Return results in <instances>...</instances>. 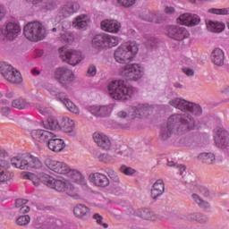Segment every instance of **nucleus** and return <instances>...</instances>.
<instances>
[{
    "instance_id": "obj_1",
    "label": "nucleus",
    "mask_w": 229,
    "mask_h": 229,
    "mask_svg": "<svg viewBox=\"0 0 229 229\" xmlns=\"http://www.w3.org/2000/svg\"><path fill=\"white\" fill-rule=\"evenodd\" d=\"M195 129H199V126L195 124L192 116L171 115L167 118L165 125L161 127L159 138L161 140H166L173 134H180Z\"/></svg>"
},
{
    "instance_id": "obj_2",
    "label": "nucleus",
    "mask_w": 229,
    "mask_h": 229,
    "mask_svg": "<svg viewBox=\"0 0 229 229\" xmlns=\"http://www.w3.org/2000/svg\"><path fill=\"white\" fill-rule=\"evenodd\" d=\"M45 165L55 174H67L73 182L81 185L83 189H88L87 181L81 173L78 170H72L65 162L47 157L45 160Z\"/></svg>"
},
{
    "instance_id": "obj_3",
    "label": "nucleus",
    "mask_w": 229,
    "mask_h": 229,
    "mask_svg": "<svg viewBox=\"0 0 229 229\" xmlns=\"http://www.w3.org/2000/svg\"><path fill=\"white\" fill-rule=\"evenodd\" d=\"M21 177L23 180L31 181L35 187H39L41 184H44L58 192H64L68 182L65 179H55L46 174H39L37 175L30 172H22Z\"/></svg>"
},
{
    "instance_id": "obj_4",
    "label": "nucleus",
    "mask_w": 229,
    "mask_h": 229,
    "mask_svg": "<svg viewBox=\"0 0 229 229\" xmlns=\"http://www.w3.org/2000/svg\"><path fill=\"white\" fill-rule=\"evenodd\" d=\"M11 164L15 168L20 170H40L44 166V163L40 157L33 156V155H26V156H16L11 159Z\"/></svg>"
},
{
    "instance_id": "obj_5",
    "label": "nucleus",
    "mask_w": 229,
    "mask_h": 229,
    "mask_svg": "<svg viewBox=\"0 0 229 229\" xmlns=\"http://www.w3.org/2000/svg\"><path fill=\"white\" fill-rule=\"evenodd\" d=\"M110 96L116 100H128L136 89L133 87L126 86L123 81H114L108 86Z\"/></svg>"
},
{
    "instance_id": "obj_6",
    "label": "nucleus",
    "mask_w": 229,
    "mask_h": 229,
    "mask_svg": "<svg viewBox=\"0 0 229 229\" xmlns=\"http://www.w3.org/2000/svg\"><path fill=\"white\" fill-rule=\"evenodd\" d=\"M139 51L136 42H126L121 45L114 54V59L119 64H127L133 60Z\"/></svg>"
},
{
    "instance_id": "obj_7",
    "label": "nucleus",
    "mask_w": 229,
    "mask_h": 229,
    "mask_svg": "<svg viewBox=\"0 0 229 229\" xmlns=\"http://www.w3.org/2000/svg\"><path fill=\"white\" fill-rule=\"evenodd\" d=\"M169 105L184 114H192V115H202L203 114V107L199 104L184 98H176L171 99Z\"/></svg>"
},
{
    "instance_id": "obj_8",
    "label": "nucleus",
    "mask_w": 229,
    "mask_h": 229,
    "mask_svg": "<svg viewBox=\"0 0 229 229\" xmlns=\"http://www.w3.org/2000/svg\"><path fill=\"white\" fill-rule=\"evenodd\" d=\"M23 34L27 39L31 42L44 40L47 35L46 27L40 21H30L23 29Z\"/></svg>"
},
{
    "instance_id": "obj_9",
    "label": "nucleus",
    "mask_w": 229,
    "mask_h": 229,
    "mask_svg": "<svg viewBox=\"0 0 229 229\" xmlns=\"http://www.w3.org/2000/svg\"><path fill=\"white\" fill-rule=\"evenodd\" d=\"M0 73L12 84H20L23 81L21 73L6 63L0 64Z\"/></svg>"
},
{
    "instance_id": "obj_10",
    "label": "nucleus",
    "mask_w": 229,
    "mask_h": 229,
    "mask_svg": "<svg viewBox=\"0 0 229 229\" xmlns=\"http://www.w3.org/2000/svg\"><path fill=\"white\" fill-rule=\"evenodd\" d=\"M119 74L128 81H138L144 74L143 68L137 64H130L119 70Z\"/></svg>"
},
{
    "instance_id": "obj_11",
    "label": "nucleus",
    "mask_w": 229,
    "mask_h": 229,
    "mask_svg": "<svg viewBox=\"0 0 229 229\" xmlns=\"http://www.w3.org/2000/svg\"><path fill=\"white\" fill-rule=\"evenodd\" d=\"M59 54L63 62H66L72 66L79 64L85 58L81 51L66 49L64 47L59 49Z\"/></svg>"
},
{
    "instance_id": "obj_12",
    "label": "nucleus",
    "mask_w": 229,
    "mask_h": 229,
    "mask_svg": "<svg viewBox=\"0 0 229 229\" xmlns=\"http://www.w3.org/2000/svg\"><path fill=\"white\" fill-rule=\"evenodd\" d=\"M21 32V28L15 21H8L4 29L0 30V38L2 39L14 40Z\"/></svg>"
},
{
    "instance_id": "obj_13",
    "label": "nucleus",
    "mask_w": 229,
    "mask_h": 229,
    "mask_svg": "<svg viewBox=\"0 0 229 229\" xmlns=\"http://www.w3.org/2000/svg\"><path fill=\"white\" fill-rule=\"evenodd\" d=\"M53 132L44 129L30 130V135L36 144H47L53 139Z\"/></svg>"
},
{
    "instance_id": "obj_14",
    "label": "nucleus",
    "mask_w": 229,
    "mask_h": 229,
    "mask_svg": "<svg viewBox=\"0 0 229 229\" xmlns=\"http://www.w3.org/2000/svg\"><path fill=\"white\" fill-rule=\"evenodd\" d=\"M215 144L219 148H226L229 147V132L222 127L214 130Z\"/></svg>"
},
{
    "instance_id": "obj_15",
    "label": "nucleus",
    "mask_w": 229,
    "mask_h": 229,
    "mask_svg": "<svg viewBox=\"0 0 229 229\" xmlns=\"http://www.w3.org/2000/svg\"><path fill=\"white\" fill-rule=\"evenodd\" d=\"M47 89L49 91L51 95H55L57 98H59L60 101L64 104V106H66V108H68L70 112L76 114H80L79 108L66 98L64 93L56 94V89H55V87H47Z\"/></svg>"
},
{
    "instance_id": "obj_16",
    "label": "nucleus",
    "mask_w": 229,
    "mask_h": 229,
    "mask_svg": "<svg viewBox=\"0 0 229 229\" xmlns=\"http://www.w3.org/2000/svg\"><path fill=\"white\" fill-rule=\"evenodd\" d=\"M94 142L98 145L99 148L105 151L110 150L112 147V142L110 138L101 131H96L93 133Z\"/></svg>"
},
{
    "instance_id": "obj_17",
    "label": "nucleus",
    "mask_w": 229,
    "mask_h": 229,
    "mask_svg": "<svg viewBox=\"0 0 229 229\" xmlns=\"http://www.w3.org/2000/svg\"><path fill=\"white\" fill-rule=\"evenodd\" d=\"M80 9V4L75 1H66L60 7L58 14L60 17L66 18L76 13Z\"/></svg>"
},
{
    "instance_id": "obj_18",
    "label": "nucleus",
    "mask_w": 229,
    "mask_h": 229,
    "mask_svg": "<svg viewBox=\"0 0 229 229\" xmlns=\"http://www.w3.org/2000/svg\"><path fill=\"white\" fill-rule=\"evenodd\" d=\"M55 77L63 86H65L73 80V73L66 67H61L55 70Z\"/></svg>"
},
{
    "instance_id": "obj_19",
    "label": "nucleus",
    "mask_w": 229,
    "mask_h": 229,
    "mask_svg": "<svg viewBox=\"0 0 229 229\" xmlns=\"http://www.w3.org/2000/svg\"><path fill=\"white\" fill-rule=\"evenodd\" d=\"M167 35L177 41H182L190 37V33L185 28L174 25L167 29Z\"/></svg>"
},
{
    "instance_id": "obj_20",
    "label": "nucleus",
    "mask_w": 229,
    "mask_h": 229,
    "mask_svg": "<svg viewBox=\"0 0 229 229\" xmlns=\"http://www.w3.org/2000/svg\"><path fill=\"white\" fill-rule=\"evenodd\" d=\"M200 18L198 14H190L189 13H185L184 14H180L177 18V23L188 27L197 26L200 23Z\"/></svg>"
},
{
    "instance_id": "obj_21",
    "label": "nucleus",
    "mask_w": 229,
    "mask_h": 229,
    "mask_svg": "<svg viewBox=\"0 0 229 229\" xmlns=\"http://www.w3.org/2000/svg\"><path fill=\"white\" fill-rule=\"evenodd\" d=\"M89 181L96 187L106 188L109 185L107 176L102 173H92L89 175Z\"/></svg>"
},
{
    "instance_id": "obj_22",
    "label": "nucleus",
    "mask_w": 229,
    "mask_h": 229,
    "mask_svg": "<svg viewBox=\"0 0 229 229\" xmlns=\"http://www.w3.org/2000/svg\"><path fill=\"white\" fill-rule=\"evenodd\" d=\"M48 149L54 153H60L64 151L65 143L63 139L56 138V134H53V138L47 143Z\"/></svg>"
},
{
    "instance_id": "obj_23",
    "label": "nucleus",
    "mask_w": 229,
    "mask_h": 229,
    "mask_svg": "<svg viewBox=\"0 0 229 229\" xmlns=\"http://www.w3.org/2000/svg\"><path fill=\"white\" fill-rule=\"evenodd\" d=\"M131 123L132 118L130 115H118L112 127L116 130H129Z\"/></svg>"
},
{
    "instance_id": "obj_24",
    "label": "nucleus",
    "mask_w": 229,
    "mask_h": 229,
    "mask_svg": "<svg viewBox=\"0 0 229 229\" xmlns=\"http://www.w3.org/2000/svg\"><path fill=\"white\" fill-rule=\"evenodd\" d=\"M44 129L50 131H60L62 116L49 115L47 121L41 122Z\"/></svg>"
},
{
    "instance_id": "obj_25",
    "label": "nucleus",
    "mask_w": 229,
    "mask_h": 229,
    "mask_svg": "<svg viewBox=\"0 0 229 229\" xmlns=\"http://www.w3.org/2000/svg\"><path fill=\"white\" fill-rule=\"evenodd\" d=\"M88 112L93 115H110L113 112V108L110 106H97L92 105L87 107Z\"/></svg>"
},
{
    "instance_id": "obj_26",
    "label": "nucleus",
    "mask_w": 229,
    "mask_h": 229,
    "mask_svg": "<svg viewBox=\"0 0 229 229\" xmlns=\"http://www.w3.org/2000/svg\"><path fill=\"white\" fill-rule=\"evenodd\" d=\"M137 216L147 221L156 222L163 220V216H161V215H157V213L150 211V209H140Z\"/></svg>"
},
{
    "instance_id": "obj_27",
    "label": "nucleus",
    "mask_w": 229,
    "mask_h": 229,
    "mask_svg": "<svg viewBox=\"0 0 229 229\" xmlns=\"http://www.w3.org/2000/svg\"><path fill=\"white\" fill-rule=\"evenodd\" d=\"M60 131L64 133H74L75 122L67 116H61Z\"/></svg>"
},
{
    "instance_id": "obj_28",
    "label": "nucleus",
    "mask_w": 229,
    "mask_h": 229,
    "mask_svg": "<svg viewBox=\"0 0 229 229\" xmlns=\"http://www.w3.org/2000/svg\"><path fill=\"white\" fill-rule=\"evenodd\" d=\"M102 30L110 33H118L121 29V23L116 20H104L101 21Z\"/></svg>"
},
{
    "instance_id": "obj_29",
    "label": "nucleus",
    "mask_w": 229,
    "mask_h": 229,
    "mask_svg": "<svg viewBox=\"0 0 229 229\" xmlns=\"http://www.w3.org/2000/svg\"><path fill=\"white\" fill-rule=\"evenodd\" d=\"M165 192V182L162 179H157V182L152 185V189H150V197L153 199H157L161 197Z\"/></svg>"
},
{
    "instance_id": "obj_30",
    "label": "nucleus",
    "mask_w": 229,
    "mask_h": 229,
    "mask_svg": "<svg viewBox=\"0 0 229 229\" xmlns=\"http://www.w3.org/2000/svg\"><path fill=\"white\" fill-rule=\"evenodd\" d=\"M73 214L79 219H88L90 216V209L84 204H77L73 208Z\"/></svg>"
},
{
    "instance_id": "obj_31",
    "label": "nucleus",
    "mask_w": 229,
    "mask_h": 229,
    "mask_svg": "<svg viewBox=\"0 0 229 229\" xmlns=\"http://www.w3.org/2000/svg\"><path fill=\"white\" fill-rule=\"evenodd\" d=\"M225 55L220 48H215L211 53V62L217 65L222 66L225 64Z\"/></svg>"
},
{
    "instance_id": "obj_32",
    "label": "nucleus",
    "mask_w": 229,
    "mask_h": 229,
    "mask_svg": "<svg viewBox=\"0 0 229 229\" xmlns=\"http://www.w3.org/2000/svg\"><path fill=\"white\" fill-rule=\"evenodd\" d=\"M206 26L208 31L213 33H221L225 30V23L222 21H212V20H206Z\"/></svg>"
},
{
    "instance_id": "obj_33",
    "label": "nucleus",
    "mask_w": 229,
    "mask_h": 229,
    "mask_svg": "<svg viewBox=\"0 0 229 229\" xmlns=\"http://www.w3.org/2000/svg\"><path fill=\"white\" fill-rule=\"evenodd\" d=\"M90 22V19L87 16V14H80L76 18H74L72 21V26L76 29H84Z\"/></svg>"
},
{
    "instance_id": "obj_34",
    "label": "nucleus",
    "mask_w": 229,
    "mask_h": 229,
    "mask_svg": "<svg viewBox=\"0 0 229 229\" xmlns=\"http://www.w3.org/2000/svg\"><path fill=\"white\" fill-rule=\"evenodd\" d=\"M198 159L205 165H213L216 163V156L213 153H200L198 157Z\"/></svg>"
},
{
    "instance_id": "obj_35",
    "label": "nucleus",
    "mask_w": 229,
    "mask_h": 229,
    "mask_svg": "<svg viewBox=\"0 0 229 229\" xmlns=\"http://www.w3.org/2000/svg\"><path fill=\"white\" fill-rule=\"evenodd\" d=\"M182 219L189 222L197 221L199 223H206L208 221V216L200 215V213H189V215H186Z\"/></svg>"
},
{
    "instance_id": "obj_36",
    "label": "nucleus",
    "mask_w": 229,
    "mask_h": 229,
    "mask_svg": "<svg viewBox=\"0 0 229 229\" xmlns=\"http://www.w3.org/2000/svg\"><path fill=\"white\" fill-rule=\"evenodd\" d=\"M105 48H112L119 45V38L117 37L104 34Z\"/></svg>"
},
{
    "instance_id": "obj_37",
    "label": "nucleus",
    "mask_w": 229,
    "mask_h": 229,
    "mask_svg": "<svg viewBox=\"0 0 229 229\" xmlns=\"http://www.w3.org/2000/svg\"><path fill=\"white\" fill-rule=\"evenodd\" d=\"M92 47L98 50L106 49V43H105V36L103 35H97L92 39Z\"/></svg>"
},
{
    "instance_id": "obj_38",
    "label": "nucleus",
    "mask_w": 229,
    "mask_h": 229,
    "mask_svg": "<svg viewBox=\"0 0 229 229\" xmlns=\"http://www.w3.org/2000/svg\"><path fill=\"white\" fill-rule=\"evenodd\" d=\"M193 201L202 209L208 210L210 208V203L208 201L204 200L199 194L193 193L191 195Z\"/></svg>"
},
{
    "instance_id": "obj_39",
    "label": "nucleus",
    "mask_w": 229,
    "mask_h": 229,
    "mask_svg": "<svg viewBox=\"0 0 229 229\" xmlns=\"http://www.w3.org/2000/svg\"><path fill=\"white\" fill-rule=\"evenodd\" d=\"M12 106L13 108H18V110H24L25 108H30V103L23 98H18L12 102Z\"/></svg>"
},
{
    "instance_id": "obj_40",
    "label": "nucleus",
    "mask_w": 229,
    "mask_h": 229,
    "mask_svg": "<svg viewBox=\"0 0 229 229\" xmlns=\"http://www.w3.org/2000/svg\"><path fill=\"white\" fill-rule=\"evenodd\" d=\"M0 167L6 169L11 167L8 153L4 149H0Z\"/></svg>"
},
{
    "instance_id": "obj_41",
    "label": "nucleus",
    "mask_w": 229,
    "mask_h": 229,
    "mask_svg": "<svg viewBox=\"0 0 229 229\" xmlns=\"http://www.w3.org/2000/svg\"><path fill=\"white\" fill-rule=\"evenodd\" d=\"M98 160L101 163H104L106 165H112L115 161V157L108 153H102L98 156Z\"/></svg>"
},
{
    "instance_id": "obj_42",
    "label": "nucleus",
    "mask_w": 229,
    "mask_h": 229,
    "mask_svg": "<svg viewBox=\"0 0 229 229\" xmlns=\"http://www.w3.org/2000/svg\"><path fill=\"white\" fill-rule=\"evenodd\" d=\"M140 17L148 22H158V21L156 20L157 14L156 13H153V11L145 10L141 13Z\"/></svg>"
},
{
    "instance_id": "obj_43",
    "label": "nucleus",
    "mask_w": 229,
    "mask_h": 229,
    "mask_svg": "<svg viewBox=\"0 0 229 229\" xmlns=\"http://www.w3.org/2000/svg\"><path fill=\"white\" fill-rule=\"evenodd\" d=\"M14 177V173L11 171H4L0 168V182H6Z\"/></svg>"
},
{
    "instance_id": "obj_44",
    "label": "nucleus",
    "mask_w": 229,
    "mask_h": 229,
    "mask_svg": "<svg viewBox=\"0 0 229 229\" xmlns=\"http://www.w3.org/2000/svg\"><path fill=\"white\" fill-rule=\"evenodd\" d=\"M153 106L148 104L140 105L138 107H132L131 111L135 112L136 115H140L141 112H151Z\"/></svg>"
},
{
    "instance_id": "obj_45",
    "label": "nucleus",
    "mask_w": 229,
    "mask_h": 229,
    "mask_svg": "<svg viewBox=\"0 0 229 229\" xmlns=\"http://www.w3.org/2000/svg\"><path fill=\"white\" fill-rule=\"evenodd\" d=\"M68 196L73 197V198H78V190L69 182H67L65 190L64 191Z\"/></svg>"
},
{
    "instance_id": "obj_46",
    "label": "nucleus",
    "mask_w": 229,
    "mask_h": 229,
    "mask_svg": "<svg viewBox=\"0 0 229 229\" xmlns=\"http://www.w3.org/2000/svg\"><path fill=\"white\" fill-rule=\"evenodd\" d=\"M208 13L215 15H229V7H225L223 9H216L215 7H212L211 9H208Z\"/></svg>"
},
{
    "instance_id": "obj_47",
    "label": "nucleus",
    "mask_w": 229,
    "mask_h": 229,
    "mask_svg": "<svg viewBox=\"0 0 229 229\" xmlns=\"http://www.w3.org/2000/svg\"><path fill=\"white\" fill-rule=\"evenodd\" d=\"M31 218L30 215H23L22 216H19L16 220V224L20 226L27 225L30 223Z\"/></svg>"
},
{
    "instance_id": "obj_48",
    "label": "nucleus",
    "mask_w": 229,
    "mask_h": 229,
    "mask_svg": "<svg viewBox=\"0 0 229 229\" xmlns=\"http://www.w3.org/2000/svg\"><path fill=\"white\" fill-rule=\"evenodd\" d=\"M194 191H195L196 192L200 193V194H201L202 196H204V197L209 196V191L208 190V188H206V187L203 186V185L195 184V186H194Z\"/></svg>"
},
{
    "instance_id": "obj_49",
    "label": "nucleus",
    "mask_w": 229,
    "mask_h": 229,
    "mask_svg": "<svg viewBox=\"0 0 229 229\" xmlns=\"http://www.w3.org/2000/svg\"><path fill=\"white\" fill-rule=\"evenodd\" d=\"M121 173H123L125 175H132L135 174V169L127 166L125 165H122V167L120 168Z\"/></svg>"
},
{
    "instance_id": "obj_50",
    "label": "nucleus",
    "mask_w": 229,
    "mask_h": 229,
    "mask_svg": "<svg viewBox=\"0 0 229 229\" xmlns=\"http://www.w3.org/2000/svg\"><path fill=\"white\" fill-rule=\"evenodd\" d=\"M58 4L54 0H47L46 4L44 5V9L46 11H53L55 10Z\"/></svg>"
},
{
    "instance_id": "obj_51",
    "label": "nucleus",
    "mask_w": 229,
    "mask_h": 229,
    "mask_svg": "<svg viewBox=\"0 0 229 229\" xmlns=\"http://www.w3.org/2000/svg\"><path fill=\"white\" fill-rule=\"evenodd\" d=\"M38 111L42 115H46V114L49 115V114H53V112H54L52 107H47V106H38Z\"/></svg>"
},
{
    "instance_id": "obj_52",
    "label": "nucleus",
    "mask_w": 229,
    "mask_h": 229,
    "mask_svg": "<svg viewBox=\"0 0 229 229\" xmlns=\"http://www.w3.org/2000/svg\"><path fill=\"white\" fill-rule=\"evenodd\" d=\"M137 0H117L118 4L123 7L130 8L134 5Z\"/></svg>"
},
{
    "instance_id": "obj_53",
    "label": "nucleus",
    "mask_w": 229,
    "mask_h": 229,
    "mask_svg": "<svg viewBox=\"0 0 229 229\" xmlns=\"http://www.w3.org/2000/svg\"><path fill=\"white\" fill-rule=\"evenodd\" d=\"M107 174L110 177V179L112 181H114V182L118 183L120 182L119 176L116 174V172L113 169H108L107 170Z\"/></svg>"
},
{
    "instance_id": "obj_54",
    "label": "nucleus",
    "mask_w": 229,
    "mask_h": 229,
    "mask_svg": "<svg viewBox=\"0 0 229 229\" xmlns=\"http://www.w3.org/2000/svg\"><path fill=\"white\" fill-rule=\"evenodd\" d=\"M29 200L25 199H17L15 201V207L21 208L24 205L28 204Z\"/></svg>"
},
{
    "instance_id": "obj_55",
    "label": "nucleus",
    "mask_w": 229,
    "mask_h": 229,
    "mask_svg": "<svg viewBox=\"0 0 229 229\" xmlns=\"http://www.w3.org/2000/svg\"><path fill=\"white\" fill-rule=\"evenodd\" d=\"M93 218L95 220H97V223L98 225H103L104 228H107L108 227L107 224H102L103 218H102V216H100V215H98V213H96V215H93Z\"/></svg>"
},
{
    "instance_id": "obj_56",
    "label": "nucleus",
    "mask_w": 229,
    "mask_h": 229,
    "mask_svg": "<svg viewBox=\"0 0 229 229\" xmlns=\"http://www.w3.org/2000/svg\"><path fill=\"white\" fill-rule=\"evenodd\" d=\"M96 74H97V67L93 64L89 65L87 72V75L91 77V76H95Z\"/></svg>"
},
{
    "instance_id": "obj_57",
    "label": "nucleus",
    "mask_w": 229,
    "mask_h": 229,
    "mask_svg": "<svg viewBox=\"0 0 229 229\" xmlns=\"http://www.w3.org/2000/svg\"><path fill=\"white\" fill-rule=\"evenodd\" d=\"M72 40V37L70 34L65 33L61 35V41H63L64 43H70Z\"/></svg>"
},
{
    "instance_id": "obj_58",
    "label": "nucleus",
    "mask_w": 229,
    "mask_h": 229,
    "mask_svg": "<svg viewBox=\"0 0 229 229\" xmlns=\"http://www.w3.org/2000/svg\"><path fill=\"white\" fill-rule=\"evenodd\" d=\"M164 13L165 14L172 15V14L175 13V9H174V7H172V6H166L164 9Z\"/></svg>"
},
{
    "instance_id": "obj_59",
    "label": "nucleus",
    "mask_w": 229,
    "mask_h": 229,
    "mask_svg": "<svg viewBox=\"0 0 229 229\" xmlns=\"http://www.w3.org/2000/svg\"><path fill=\"white\" fill-rule=\"evenodd\" d=\"M176 169L181 176L184 175V173L186 172V166L183 165H176Z\"/></svg>"
},
{
    "instance_id": "obj_60",
    "label": "nucleus",
    "mask_w": 229,
    "mask_h": 229,
    "mask_svg": "<svg viewBox=\"0 0 229 229\" xmlns=\"http://www.w3.org/2000/svg\"><path fill=\"white\" fill-rule=\"evenodd\" d=\"M182 72L185 73L187 76H193V75H194V71H193L192 69L182 68Z\"/></svg>"
},
{
    "instance_id": "obj_61",
    "label": "nucleus",
    "mask_w": 229,
    "mask_h": 229,
    "mask_svg": "<svg viewBox=\"0 0 229 229\" xmlns=\"http://www.w3.org/2000/svg\"><path fill=\"white\" fill-rule=\"evenodd\" d=\"M30 211V208L29 206H21V208H20V214H27Z\"/></svg>"
},
{
    "instance_id": "obj_62",
    "label": "nucleus",
    "mask_w": 229,
    "mask_h": 229,
    "mask_svg": "<svg viewBox=\"0 0 229 229\" xmlns=\"http://www.w3.org/2000/svg\"><path fill=\"white\" fill-rule=\"evenodd\" d=\"M5 14H6L5 7L0 4V21H2L5 17Z\"/></svg>"
},
{
    "instance_id": "obj_63",
    "label": "nucleus",
    "mask_w": 229,
    "mask_h": 229,
    "mask_svg": "<svg viewBox=\"0 0 229 229\" xmlns=\"http://www.w3.org/2000/svg\"><path fill=\"white\" fill-rule=\"evenodd\" d=\"M1 112H2V114H5L7 115H9V114H11V109L8 106H4V107H2Z\"/></svg>"
},
{
    "instance_id": "obj_64",
    "label": "nucleus",
    "mask_w": 229,
    "mask_h": 229,
    "mask_svg": "<svg viewBox=\"0 0 229 229\" xmlns=\"http://www.w3.org/2000/svg\"><path fill=\"white\" fill-rule=\"evenodd\" d=\"M174 87L178 88V89H182V85L180 84L179 82L174 83Z\"/></svg>"
}]
</instances>
